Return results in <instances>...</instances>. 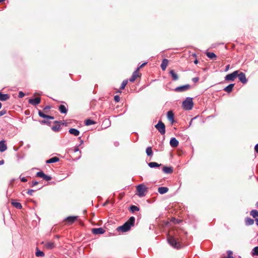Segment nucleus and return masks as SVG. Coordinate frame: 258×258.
<instances>
[{
	"instance_id": "obj_49",
	"label": "nucleus",
	"mask_w": 258,
	"mask_h": 258,
	"mask_svg": "<svg viewBox=\"0 0 258 258\" xmlns=\"http://www.w3.org/2000/svg\"><path fill=\"white\" fill-rule=\"evenodd\" d=\"M38 182L36 181H32L31 183V186H34L37 184H38Z\"/></svg>"
},
{
	"instance_id": "obj_12",
	"label": "nucleus",
	"mask_w": 258,
	"mask_h": 258,
	"mask_svg": "<svg viewBox=\"0 0 258 258\" xmlns=\"http://www.w3.org/2000/svg\"><path fill=\"white\" fill-rule=\"evenodd\" d=\"M178 144L179 142L175 138L173 137L171 138L170 140V145L172 147H176L178 146Z\"/></svg>"
},
{
	"instance_id": "obj_51",
	"label": "nucleus",
	"mask_w": 258,
	"mask_h": 258,
	"mask_svg": "<svg viewBox=\"0 0 258 258\" xmlns=\"http://www.w3.org/2000/svg\"><path fill=\"white\" fill-rule=\"evenodd\" d=\"M51 108V106H49V105H47L44 108H43V110L46 111V110H49Z\"/></svg>"
},
{
	"instance_id": "obj_42",
	"label": "nucleus",
	"mask_w": 258,
	"mask_h": 258,
	"mask_svg": "<svg viewBox=\"0 0 258 258\" xmlns=\"http://www.w3.org/2000/svg\"><path fill=\"white\" fill-rule=\"evenodd\" d=\"M51 179H52L51 176H50L49 175H47L46 174H45L44 178V179L46 181L50 180Z\"/></svg>"
},
{
	"instance_id": "obj_64",
	"label": "nucleus",
	"mask_w": 258,
	"mask_h": 258,
	"mask_svg": "<svg viewBox=\"0 0 258 258\" xmlns=\"http://www.w3.org/2000/svg\"><path fill=\"white\" fill-rule=\"evenodd\" d=\"M257 242H258V239H257Z\"/></svg>"
},
{
	"instance_id": "obj_8",
	"label": "nucleus",
	"mask_w": 258,
	"mask_h": 258,
	"mask_svg": "<svg viewBox=\"0 0 258 258\" xmlns=\"http://www.w3.org/2000/svg\"><path fill=\"white\" fill-rule=\"evenodd\" d=\"M190 88V86L188 84L176 87L175 89L176 92H181L189 90Z\"/></svg>"
},
{
	"instance_id": "obj_5",
	"label": "nucleus",
	"mask_w": 258,
	"mask_h": 258,
	"mask_svg": "<svg viewBox=\"0 0 258 258\" xmlns=\"http://www.w3.org/2000/svg\"><path fill=\"white\" fill-rule=\"evenodd\" d=\"M155 127L161 135H163L165 134V125L161 120H159L158 123L155 125Z\"/></svg>"
},
{
	"instance_id": "obj_19",
	"label": "nucleus",
	"mask_w": 258,
	"mask_h": 258,
	"mask_svg": "<svg viewBox=\"0 0 258 258\" xmlns=\"http://www.w3.org/2000/svg\"><path fill=\"white\" fill-rule=\"evenodd\" d=\"M10 98V96L8 94H3L0 92V100L5 101L8 100Z\"/></svg>"
},
{
	"instance_id": "obj_61",
	"label": "nucleus",
	"mask_w": 258,
	"mask_h": 258,
	"mask_svg": "<svg viewBox=\"0 0 258 258\" xmlns=\"http://www.w3.org/2000/svg\"><path fill=\"white\" fill-rule=\"evenodd\" d=\"M55 237H56V238H59V235H56V236H55Z\"/></svg>"
},
{
	"instance_id": "obj_11",
	"label": "nucleus",
	"mask_w": 258,
	"mask_h": 258,
	"mask_svg": "<svg viewBox=\"0 0 258 258\" xmlns=\"http://www.w3.org/2000/svg\"><path fill=\"white\" fill-rule=\"evenodd\" d=\"M174 115L172 110H169L167 113V117L168 119L171 121L172 123H173L174 122Z\"/></svg>"
},
{
	"instance_id": "obj_60",
	"label": "nucleus",
	"mask_w": 258,
	"mask_h": 258,
	"mask_svg": "<svg viewBox=\"0 0 258 258\" xmlns=\"http://www.w3.org/2000/svg\"><path fill=\"white\" fill-rule=\"evenodd\" d=\"M255 206L256 208H258V201L256 203Z\"/></svg>"
},
{
	"instance_id": "obj_57",
	"label": "nucleus",
	"mask_w": 258,
	"mask_h": 258,
	"mask_svg": "<svg viewBox=\"0 0 258 258\" xmlns=\"http://www.w3.org/2000/svg\"><path fill=\"white\" fill-rule=\"evenodd\" d=\"M195 118H196V117L193 118H192V119H191V120H190V122H189V126H190V125H191V123H192V120H193V119H194Z\"/></svg>"
},
{
	"instance_id": "obj_52",
	"label": "nucleus",
	"mask_w": 258,
	"mask_h": 258,
	"mask_svg": "<svg viewBox=\"0 0 258 258\" xmlns=\"http://www.w3.org/2000/svg\"><path fill=\"white\" fill-rule=\"evenodd\" d=\"M254 150H255V152H256L257 153H258V143H257V144H256L255 145V147H254Z\"/></svg>"
},
{
	"instance_id": "obj_21",
	"label": "nucleus",
	"mask_w": 258,
	"mask_h": 258,
	"mask_svg": "<svg viewBox=\"0 0 258 258\" xmlns=\"http://www.w3.org/2000/svg\"><path fill=\"white\" fill-rule=\"evenodd\" d=\"M234 86V84H230L229 85H228L227 86H226V87H225L223 90L225 92L229 93L232 91Z\"/></svg>"
},
{
	"instance_id": "obj_36",
	"label": "nucleus",
	"mask_w": 258,
	"mask_h": 258,
	"mask_svg": "<svg viewBox=\"0 0 258 258\" xmlns=\"http://www.w3.org/2000/svg\"><path fill=\"white\" fill-rule=\"evenodd\" d=\"M95 121L91 120V119H86L85 121V124L86 125H92V124H95Z\"/></svg>"
},
{
	"instance_id": "obj_55",
	"label": "nucleus",
	"mask_w": 258,
	"mask_h": 258,
	"mask_svg": "<svg viewBox=\"0 0 258 258\" xmlns=\"http://www.w3.org/2000/svg\"><path fill=\"white\" fill-rule=\"evenodd\" d=\"M4 164V160H0V165H2Z\"/></svg>"
},
{
	"instance_id": "obj_17",
	"label": "nucleus",
	"mask_w": 258,
	"mask_h": 258,
	"mask_svg": "<svg viewBox=\"0 0 258 258\" xmlns=\"http://www.w3.org/2000/svg\"><path fill=\"white\" fill-rule=\"evenodd\" d=\"M69 132L70 134L73 135L75 136H78L80 135V131L74 128H71L69 130Z\"/></svg>"
},
{
	"instance_id": "obj_3",
	"label": "nucleus",
	"mask_w": 258,
	"mask_h": 258,
	"mask_svg": "<svg viewBox=\"0 0 258 258\" xmlns=\"http://www.w3.org/2000/svg\"><path fill=\"white\" fill-rule=\"evenodd\" d=\"M137 190L138 191L137 195L139 197H143L145 196L146 192H147V188L144 184H140L137 186Z\"/></svg>"
},
{
	"instance_id": "obj_16",
	"label": "nucleus",
	"mask_w": 258,
	"mask_h": 258,
	"mask_svg": "<svg viewBox=\"0 0 258 258\" xmlns=\"http://www.w3.org/2000/svg\"><path fill=\"white\" fill-rule=\"evenodd\" d=\"M168 63V60L166 58H164L163 59L162 63L161 64V68L163 71H165L167 68V66Z\"/></svg>"
},
{
	"instance_id": "obj_4",
	"label": "nucleus",
	"mask_w": 258,
	"mask_h": 258,
	"mask_svg": "<svg viewBox=\"0 0 258 258\" xmlns=\"http://www.w3.org/2000/svg\"><path fill=\"white\" fill-rule=\"evenodd\" d=\"M169 244L173 248L179 249L181 248V244L179 242L172 236H169L167 239Z\"/></svg>"
},
{
	"instance_id": "obj_39",
	"label": "nucleus",
	"mask_w": 258,
	"mask_h": 258,
	"mask_svg": "<svg viewBox=\"0 0 258 258\" xmlns=\"http://www.w3.org/2000/svg\"><path fill=\"white\" fill-rule=\"evenodd\" d=\"M128 82V80H124L123 81V82L121 83V86L120 87V89H123L125 86L127 85Z\"/></svg>"
},
{
	"instance_id": "obj_6",
	"label": "nucleus",
	"mask_w": 258,
	"mask_h": 258,
	"mask_svg": "<svg viewBox=\"0 0 258 258\" xmlns=\"http://www.w3.org/2000/svg\"><path fill=\"white\" fill-rule=\"evenodd\" d=\"M237 71H235L233 73L227 75L225 77V80L227 81H234L237 77Z\"/></svg>"
},
{
	"instance_id": "obj_40",
	"label": "nucleus",
	"mask_w": 258,
	"mask_h": 258,
	"mask_svg": "<svg viewBox=\"0 0 258 258\" xmlns=\"http://www.w3.org/2000/svg\"><path fill=\"white\" fill-rule=\"evenodd\" d=\"M227 258H233V252L231 250H228L227 251Z\"/></svg>"
},
{
	"instance_id": "obj_9",
	"label": "nucleus",
	"mask_w": 258,
	"mask_h": 258,
	"mask_svg": "<svg viewBox=\"0 0 258 258\" xmlns=\"http://www.w3.org/2000/svg\"><path fill=\"white\" fill-rule=\"evenodd\" d=\"M41 98L40 97H36L35 98H31L28 100L29 103L36 106L40 103Z\"/></svg>"
},
{
	"instance_id": "obj_22",
	"label": "nucleus",
	"mask_w": 258,
	"mask_h": 258,
	"mask_svg": "<svg viewBox=\"0 0 258 258\" xmlns=\"http://www.w3.org/2000/svg\"><path fill=\"white\" fill-rule=\"evenodd\" d=\"M58 110L60 112V113L63 114H66L68 112V109L64 105H60L58 106Z\"/></svg>"
},
{
	"instance_id": "obj_35",
	"label": "nucleus",
	"mask_w": 258,
	"mask_h": 258,
	"mask_svg": "<svg viewBox=\"0 0 258 258\" xmlns=\"http://www.w3.org/2000/svg\"><path fill=\"white\" fill-rule=\"evenodd\" d=\"M35 255L37 257L43 256L44 255V253L42 251L39 250L37 248Z\"/></svg>"
},
{
	"instance_id": "obj_32",
	"label": "nucleus",
	"mask_w": 258,
	"mask_h": 258,
	"mask_svg": "<svg viewBox=\"0 0 258 258\" xmlns=\"http://www.w3.org/2000/svg\"><path fill=\"white\" fill-rule=\"evenodd\" d=\"M12 204L14 207L18 209H21L22 208L21 204L19 202H12Z\"/></svg>"
},
{
	"instance_id": "obj_15",
	"label": "nucleus",
	"mask_w": 258,
	"mask_h": 258,
	"mask_svg": "<svg viewBox=\"0 0 258 258\" xmlns=\"http://www.w3.org/2000/svg\"><path fill=\"white\" fill-rule=\"evenodd\" d=\"M163 171L166 174H171L173 170L172 167L164 166L162 169Z\"/></svg>"
},
{
	"instance_id": "obj_13",
	"label": "nucleus",
	"mask_w": 258,
	"mask_h": 258,
	"mask_svg": "<svg viewBox=\"0 0 258 258\" xmlns=\"http://www.w3.org/2000/svg\"><path fill=\"white\" fill-rule=\"evenodd\" d=\"M38 115L40 117L46 118V119H53L54 117L50 115H48L45 114H44L43 112H42V111L39 110H38Z\"/></svg>"
},
{
	"instance_id": "obj_47",
	"label": "nucleus",
	"mask_w": 258,
	"mask_h": 258,
	"mask_svg": "<svg viewBox=\"0 0 258 258\" xmlns=\"http://www.w3.org/2000/svg\"><path fill=\"white\" fill-rule=\"evenodd\" d=\"M35 190L34 189H29L27 191V194L29 195L32 196L33 195V192H34Z\"/></svg>"
},
{
	"instance_id": "obj_33",
	"label": "nucleus",
	"mask_w": 258,
	"mask_h": 258,
	"mask_svg": "<svg viewBox=\"0 0 258 258\" xmlns=\"http://www.w3.org/2000/svg\"><path fill=\"white\" fill-rule=\"evenodd\" d=\"M146 152L148 156H152L153 155V152L151 147H148L146 148Z\"/></svg>"
},
{
	"instance_id": "obj_63",
	"label": "nucleus",
	"mask_w": 258,
	"mask_h": 258,
	"mask_svg": "<svg viewBox=\"0 0 258 258\" xmlns=\"http://www.w3.org/2000/svg\"><path fill=\"white\" fill-rule=\"evenodd\" d=\"M2 103L0 102V109L2 108Z\"/></svg>"
},
{
	"instance_id": "obj_44",
	"label": "nucleus",
	"mask_w": 258,
	"mask_h": 258,
	"mask_svg": "<svg viewBox=\"0 0 258 258\" xmlns=\"http://www.w3.org/2000/svg\"><path fill=\"white\" fill-rule=\"evenodd\" d=\"M147 64V62H144L141 65H140L139 67H138L137 69H136V71H137L138 72V71L142 68H143V67H144L146 64Z\"/></svg>"
},
{
	"instance_id": "obj_26",
	"label": "nucleus",
	"mask_w": 258,
	"mask_h": 258,
	"mask_svg": "<svg viewBox=\"0 0 258 258\" xmlns=\"http://www.w3.org/2000/svg\"><path fill=\"white\" fill-rule=\"evenodd\" d=\"M206 54L208 57L211 59H216L217 58L216 55L213 52H207Z\"/></svg>"
},
{
	"instance_id": "obj_24",
	"label": "nucleus",
	"mask_w": 258,
	"mask_h": 258,
	"mask_svg": "<svg viewBox=\"0 0 258 258\" xmlns=\"http://www.w3.org/2000/svg\"><path fill=\"white\" fill-rule=\"evenodd\" d=\"M254 220L249 217H246L245 219V225L247 226L253 225L254 224Z\"/></svg>"
},
{
	"instance_id": "obj_41",
	"label": "nucleus",
	"mask_w": 258,
	"mask_h": 258,
	"mask_svg": "<svg viewBox=\"0 0 258 258\" xmlns=\"http://www.w3.org/2000/svg\"><path fill=\"white\" fill-rule=\"evenodd\" d=\"M40 123L42 124H50V122L45 120H42L39 121Z\"/></svg>"
},
{
	"instance_id": "obj_62",
	"label": "nucleus",
	"mask_w": 258,
	"mask_h": 258,
	"mask_svg": "<svg viewBox=\"0 0 258 258\" xmlns=\"http://www.w3.org/2000/svg\"><path fill=\"white\" fill-rule=\"evenodd\" d=\"M5 0H0V3L4 2Z\"/></svg>"
},
{
	"instance_id": "obj_7",
	"label": "nucleus",
	"mask_w": 258,
	"mask_h": 258,
	"mask_svg": "<svg viewBox=\"0 0 258 258\" xmlns=\"http://www.w3.org/2000/svg\"><path fill=\"white\" fill-rule=\"evenodd\" d=\"M237 77L239 80L243 84H245L247 82V79L246 78L245 75L244 73L237 71Z\"/></svg>"
},
{
	"instance_id": "obj_48",
	"label": "nucleus",
	"mask_w": 258,
	"mask_h": 258,
	"mask_svg": "<svg viewBox=\"0 0 258 258\" xmlns=\"http://www.w3.org/2000/svg\"><path fill=\"white\" fill-rule=\"evenodd\" d=\"M20 180H21V181L22 182H25L27 181V178L26 177H21V176H20Z\"/></svg>"
},
{
	"instance_id": "obj_53",
	"label": "nucleus",
	"mask_w": 258,
	"mask_h": 258,
	"mask_svg": "<svg viewBox=\"0 0 258 258\" xmlns=\"http://www.w3.org/2000/svg\"><path fill=\"white\" fill-rule=\"evenodd\" d=\"M74 151L75 152H77L79 151V149L78 147H75Z\"/></svg>"
},
{
	"instance_id": "obj_31",
	"label": "nucleus",
	"mask_w": 258,
	"mask_h": 258,
	"mask_svg": "<svg viewBox=\"0 0 258 258\" xmlns=\"http://www.w3.org/2000/svg\"><path fill=\"white\" fill-rule=\"evenodd\" d=\"M250 215L252 216L254 218H257L258 217V211L256 210H252L250 212Z\"/></svg>"
},
{
	"instance_id": "obj_43",
	"label": "nucleus",
	"mask_w": 258,
	"mask_h": 258,
	"mask_svg": "<svg viewBox=\"0 0 258 258\" xmlns=\"http://www.w3.org/2000/svg\"><path fill=\"white\" fill-rule=\"evenodd\" d=\"M114 100L116 102H118L120 101V97L118 95H115Z\"/></svg>"
},
{
	"instance_id": "obj_59",
	"label": "nucleus",
	"mask_w": 258,
	"mask_h": 258,
	"mask_svg": "<svg viewBox=\"0 0 258 258\" xmlns=\"http://www.w3.org/2000/svg\"><path fill=\"white\" fill-rule=\"evenodd\" d=\"M54 123H60V121H54Z\"/></svg>"
},
{
	"instance_id": "obj_1",
	"label": "nucleus",
	"mask_w": 258,
	"mask_h": 258,
	"mask_svg": "<svg viewBox=\"0 0 258 258\" xmlns=\"http://www.w3.org/2000/svg\"><path fill=\"white\" fill-rule=\"evenodd\" d=\"M135 222V218L132 216L122 226L118 227L117 228V230H120L122 232H127L130 230L132 226H134Z\"/></svg>"
},
{
	"instance_id": "obj_30",
	"label": "nucleus",
	"mask_w": 258,
	"mask_h": 258,
	"mask_svg": "<svg viewBox=\"0 0 258 258\" xmlns=\"http://www.w3.org/2000/svg\"><path fill=\"white\" fill-rule=\"evenodd\" d=\"M251 255L252 256H258V246L254 247L251 252Z\"/></svg>"
},
{
	"instance_id": "obj_20",
	"label": "nucleus",
	"mask_w": 258,
	"mask_h": 258,
	"mask_svg": "<svg viewBox=\"0 0 258 258\" xmlns=\"http://www.w3.org/2000/svg\"><path fill=\"white\" fill-rule=\"evenodd\" d=\"M138 76H139V75H138V71L135 70L133 72L131 77L130 78L129 81L131 82H134Z\"/></svg>"
},
{
	"instance_id": "obj_14",
	"label": "nucleus",
	"mask_w": 258,
	"mask_h": 258,
	"mask_svg": "<svg viewBox=\"0 0 258 258\" xmlns=\"http://www.w3.org/2000/svg\"><path fill=\"white\" fill-rule=\"evenodd\" d=\"M7 149V146L5 140L0 141V152H3Z\"/></svg>"
},
{
	"instance_id": "obj_10",
	"label": "nucleus",
	"mask_w": 258,
	"mask_h": 258,
	"mask_svg": "<svg viewBox=\"0 0 258 258\" xmlns=\"http://www.w3.org/2000/svg\"><path fill=\"white\" fill-rule=\"evenodd\" d=\"M92 232L94 234H101L105 233V230L101 227L100 228H93L92 229Z\"/></svg>"
},
{
	"instance_id": "obj_34",
	"label": "nucleus",
	"mask_w": 258,
	"mask_h": 258,
	"mask_svg": "<svg viewBox=\"0 0 258 258\" xmlns=\"http://www.w3.org/2000/svg\"><path fill=\"white\" fill-rule=\"evenodd\" d=\"M60 125L59 124L53 125L52 126L51 129L54 132H58L60 130Z\"/></svg>"
},
{
	"instance_id": "obj_29",
	"label": "nucleus",
	"mask_w": 258,
	"mask_h": 258,
	"mask_svg": "<svg viewBox=\"0 0 258 258\" xmlns=\"http://www.w3.org/2000/svg\"><path fill=\"white\" fill-rule=\"evenodd\" d=\"M170 74L171 75V77H172V79L174 81H176L178 79V75L174 72L173 70H171L169 72Z\"/></svg>"
},
{
	"instance_id": "obj_45",
	"label": "nucleus",
	"mask_w": 258,
	"mask_h": 258,
	"mask_svg": "<svg viewBox=\"0 0 258 258\" xmlns=\"http://www.w3.org/2000/svg\"><path fill=\"white\" fill-rule=\"evenodd\" d=\"M25 96V94L22 91L19 92L18 97L20 98H23Z\"/></svg>"
},
{
	"instance_id": "obj_18",
	"label": "nucleus",
	"mask_w": 258,
	"mask_h": 258,
	"mask_svg": "<svg viewBox=\"0 0 258 258\" xmlns=\"http://www.w3.org/2000/svg\"><path fill=\"white\" fill-rule=\"evenodd\" d=\"M77 216H69L67 217L64 220L69 223L72 224L77 220Z\"/></svg>"
},
{
	"instance_id": "obj_25",
	"label": "nucleus",
	"mask_w": 258,
	"mask_h": 258,
	"mask_svg": "<svg viewBox=\"0 0 258 258\" xmlns=\"http://www.w3.org/2000/svg\"><path fill=\"white\" fill-rule=\"evenodd\" d=\"M59 161V158L57 157H53L50 158L49 159L46 161V163L47 164L53 163Z\"/></svg>"
},
{
	"instance_id": "obj_23",
	"label": "nucleus",
	"mask_w": 258,
	"mask_h": 258,
	"mask_svg": "<svg viewBox=\"0 0 258 258\" xmlns=\"http://www.w3.org/2000/svg\"><path fill=\"white\" fill-rule=\"evenodd\" d=\"M158 192L161 194H164L168 191V188L165 186L159 187L158 189Z\"/></svg>"
},
{
	"instance_id": "obj_58",
	"label": "nucleus",
	"mask_w": 258,
	"mask_h": 258,
	"mask_svg": "<svg viewBox=\"0 0 258 258\" xmlns=\"http://www.w3.org/2000/svg\"><path fill=\"white\" fill-rule=\"evenodd\" d=\"M194 63L195 64H197L198 63V60L197 59H196L194 60Z\"/></svg>"
},
{
	"instance_id": "obj_50",
	"label": "nucleus",
	"mask_w": 258,
	"mask_h": 258,
	"mask_svg": "<svg viewBox=\"0 0 258 258\" xmlns=\"http://www.w3.org/2000/svg\"><path fill=\"white\" fill-rule=\"evenodd\" d=\"M199 80V78L198 77H195V78H193L192 79V81L194 82V83H196Z\"/></svg>"
},
{
	"instance_id": "obj_28",
	"label": "nucleus",
	"mask_w": 258,
	"mask_h": 258,
	"mask_svg": "<svg viewBox=\"0 0 258 258\" xmlns=\"http://www.w3.org/2000/svg\"><path fill=\"white\" fill-rule=\"evenodd\" d=\"M161 165V164H158L157 162H152L148 163V166L150 168H156L160 167Z\"/></svg>"
},
{
	"instance_id": "obj_27",
	"label": "nucleus",
	"mask_w": 258,
	"mask_h": 258,
	"mask_svg": "<svg viewBox=\"0 0 258 258\" xmlns=\"http://www.w3.org/2000/svg\"><path fill=\"white\" fill-rule=\"evenodd\" d=\"M45 246L48 249H52L55 247V244L52 242H48L45 243Z\"/></svg>"
},
{
	"instance_id": "obj_54",
	"label": "nucleus",
	"mask_w": 258,
	"mask_h": 258,
	"mask_svg": "<svg viewBox=\"0 0 258 258\" xmlns=\"http://www.w3.org/2000/svg\"><path fill=\"white\" fill-rule=\"evenodd\" d=\"M229 67H230V65H229V64H228V65L226 66V68H225V71L226 72V71H227L229 70Z\"/></svg>"
},
{
	"instance_id": "obj_2",
	"label": "nucleus",
	"mask_w": 258,
	"mask_h": 258,
	"mask_svg": "<svg viewBox=\"0 0 258 258\" xmlns=\"http://www.w3.org/2000/svg\"><path fill=\"white\" fill-rule=\"evenodd\" d=\"M194 106L192 98L187 97L182 102V107L186 110H191Z\"/></svg>"
},
{
	"instance_id": "obj_37",
	"label": "nucleus",
	"mask_w": 258,
	"mask_h": 258,
	"mask_svg": "<svg viewBox=\"0 0 258 258\" xmlns=\"http://www.w3.org/2000/svg\"><path fill=\"white\" fill-rule=\"evenodd\" d=\"M131 211L132 212H134L135 211H139L140 210V209L139 207H138L137 206H135V205H132L130 207V208Z\"/></svg>"
},
{
	"instance_id": "obj_56",
	"label": "nucleus",
	"mask_w": 258,
	"mask_h": 258,
	"mask_svg": "<svg viewBox=\"0 0 258 258\" xmlns=\"http://www.w3.org/2000/svg\"><path fill=\"white\" fill-rule=\"evenodd\" d=\"M255 221L256 225L258 226V218H255Z\"/></svg>"
},
{
	"instance_id": "obj_46",
	"label": "nucleus",
	"mask_w": 258,
	"mask_h": 258,
	"mask_svg": "<svg viewBox=\"0 0 258 258\" xmlns=\"http://www.w3.org/2000/svg\"><path fill=\"white\" fill-rule=\"evenodd\" d=\"M7 113V111L5 109L2 110L0 111V116H3Z\"/></svg>"
},
{
	"instance_id": "obj_38",
	"label": "nucleus",
	"mask_w": 258,
	"mask_h": 258,
	"mask_svg": "<svg viewBox=\"0 0 258 258\" xmlns=\"http://www.w3.org/2000/svg\"><path fill=\"white\" fill-rule=\"evenodd\" d=\"M36 176L42 178L44 179V176L45 175V174L42 171H38L36 173Z\"/></svg>"
}]
</instances>
